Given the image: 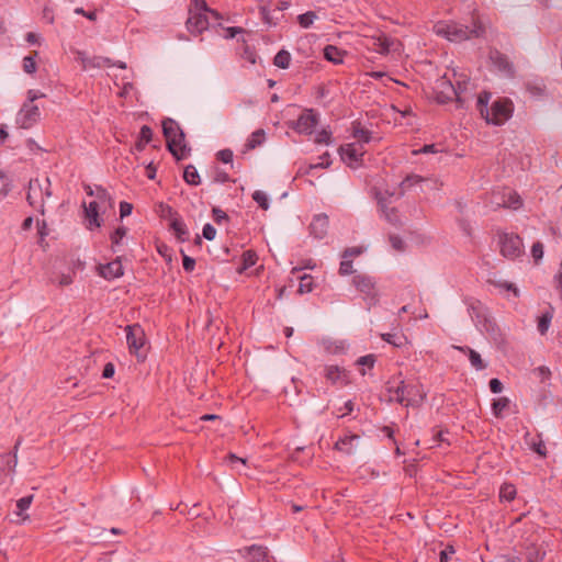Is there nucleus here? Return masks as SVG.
<instances>
[{
    "mask_svg": "<svg viewBox=\"0 0 562 562\" xmlns=\"http://www.w3.org/2000/svg\"><path fill=\"white\" fill-rule=\"evenodd\" d=\"M432 31L449 42L461 43L470 38L482 37L485 27L479 19L473 20L471 27L454 21H438L434 24Z\"/></svg>",
    "mask_w": 562,
    "mask_h": 562,
    "instance_id": "1",
    "label": "nucleus"
},
{
    "mask_svg": "<svg viewBox=\"0 0 562 562\" xmlns=\"http://www.w3.org/2000/svg\"><path fill=\"white\" fill-rule=\"evenodd\" d=\"M491 93L483 91L477 97V110L488 124L502 125L513 114V102L509 99L501 98L495 100L488 108Z\"/></svg>",
    "mask_w": 562,
    "mask_h": 562,
    "instance_id": "2",
    "label": "nucleus"
},
{
    "mask_svg": "<svg viewBox=\"0 0 562 562\" xmlns=\"http://www.w3.org/2000/svg\"><path fill=\"white\" fill-rule=\"evenodd\" d=\"M386 391L391 394V401H395L404 406H418L426 398V392L419 383L406 384L403 380L387 381Z\"/></svg>",
    "mask_w": 562,
    "mask_h": 562,
    "instance_id": "3",
    "label": "nucleus"
},
{
    "mask_svg": "<svg viewBox=\"0 0 562 562\" xmlns=\"http://www.w3.org/2000/svg\"><path fill=\"white\" fill-rule=\"evenodd\" d=\"M162 132L167 140V146L173 157L178 160L183 159L189 149L184 143V133L179 124L172 119L162 121Z\"/></svg>",
    "mask_w": 562,
    "mask_h": 562,
    "instance_id": "4",
    "label": "nucleus"
},
{
    "mask_svg": "<svg viewBox=\"0 0 562 562\" xmlns=\"http://www.w3.org/2000/svg\"><path fill=\"white\" fill-rule=\"evenodd\" d=\"M45 93L38 90H29L26 101L22 104L20 111L16 114V124L24 130L34 126L41 117L40 108L34 102L44 98Z\"/></svg>",
    "mask_w": 562,
    "mask_h": 562,
    "instance_id": "5",
    "label": "nucleus"
},
{
    "mask_svg": "<svg viewBox=\"0 0 562 562\" xmlns=\"http://www.w3.org/2000/svg\"><path fill=\"white\" fill-rule=\"evenodd\" d=\"M381 180H385L379 186H374L372 188V193L374 194V189H378L382 192L383 198L385 199V203L392 202V199H400L404 194V190L406 188V183L409 182V186L417 184L419 182L429 180L430 178H380Z\"/></svg>",
    "mask_w": 562,
    "mask_h": 562,
    "instance_id": "6",
    "label": "nucleus"
},
{
    "mask_svg": "<svg viewBox=\"0 0 562 562\" xmlns=\"http://www.w3.org/2000/svg\"><path fill=\"white\" fill-rule=\"evenodd\" d=\"M49 178H31L29 182L27 201L31 206L44 213V206L47 199H50Z\"/></svg>",
    "mask_w": 562,
    "mask_h": 562,
    "instance_id": "7",
    "label": "nucleus"
},
{
    "mask_svg": "<svg viewBox=\"0 0 562 562\" xmlns=\"http://www.w3.org/2000/svg\"><path fill=\"white\" fill-rule=\"evenodd\" d=\"M490 203L494 209L518 210L522 206V199L515 190L504 187L492 191Z\"/></svg>",
    "mask_w": 562,
    "mask_h": 562,
    "instance_id": "8",
    "label": "nucleus"
},
{
    "mask_svg": "<svg viewBox=\"0 0 562 562\" xmlns=\"http://www.w3.org/2000/svg\"><path fill=\"white\" fill-rule=\"evenodd\" d=\"M125 333L130 352L143 361L146 358V353L142 351L146 344V335L143 327L139 324L127 325Z\"/></svg>",
    "mask_w": 562,
    "mask_h": 562,
    "instance_id": "9",
    "label": "nucleus"
},
{
    "mask_svg": "<svg viewBox=\"0 0 562 562\" xmlns=\"http://www.w3.org/2000/svg\"><path fill=\"white\" fill-rule=\"evenodd\" d=\"M501 254L507 259H515L522 255L524 245L516 234L503 233L499 235Z\"/></svg>",
    "mask_w": 562,
    "mask_h": 562,
    "instance_id": "10",
    "label": "nucleus"
},
{
    "mask_svg": "<svg viewBox=\"0 0 562 562\" xmlns=\"http://www.w3.org/2000/svg\"><path fill=\"white\" fill-rule=\"evenodd\" d=\"M352 284L363 295V299L368 301L369 305H373L378 302V291L374 280L367 274H356L352 278Z\"/></svg>",
    "mask_w": 562,
    "mask_h": 562,
    "instance_id": "11",
    "label": "nucleus"
},
{
    "mask_svg": "<svg viewBox=\"0 0 562 562\" xmlns=\"http://www.w3.org/2000/svg\"><path fill=\"white\" fill-rule=\"evenodd\" d=\"M341 160L351 168L360 166L364 150L359 143H350L339 149Z\"/></svg>",
    "mask_w": 562,
    "mask_h": 562,
    "instance_id": "12",
    "label": "nucleus"
},
{
    "mask_svg": "<svg viewBox=\"0 0 562 562\" xmlns=\"http://www.w3.org/2000/svg\"><path fill=\"white\" fill-rule=\"evenodd\" d=\"M78 59L80 60L82 68L85 70L90 69V68H102V67H113V66H116L121 69H126V64L124 61L114 63L109 57H103V56L88 57V56H86L85 53L79 52Z\"/></svg>",
    "mask_w": 562,
    "mask_h": 562,
    "instance_id": "13",
    "label": "nucleus"
},
{
    "mask_svg": "<svg viewBox=\"0 0 562 562\" xmlns=\"http://www.w3.org/2000/svg\"><path fill=\"white\" fill-rule=\"evenodd\" d=\"M318 124L317 114L313 110L304 111L297 119L294 130L301 134L310 135Z\"/></svg>",
    "mask_w": 562,
    "mask_h": 562,
    "instance_id": "14",
    "label": "nucleus"
},
{
    "mask_svg": "<svg viewBox=\"0 0 562 562\" xmlns=\"http://www.w3.org/2000/svg\"><path fill=\"white\" fill-rule=\"evenodd\" d=\"M329 218L325 213L314 215L310 224V235L316 239H323L328 233Z\"/></svg>",
    "mask_w": 562,
    "mask_h": 562,
    "instance_id": "15",
    "label": "nucleus"
},
{
    "mask_svg": "<svg viewBox=\"0 0 562 562\" xmlns=\"http://www.w3.org/2000/svg\"><path fill=\"white\" fill-rule=\"evenodd\" d=\"M244 557L248 562H276L268 548L259 544L246 547Z\"/></svg>",
    "mask_w": 562,
    "mask_h": 562,
    "instance_id": "16",
    "label": "nucleus"
},
{
    "mask_svg": "<svg viewBox=\"0 0 562 562\" xmlns=\"http://www.w3.org/2000/svg\"><path fill=\"white\" fill-rule=\"evenodd\" d=\"M209 27V19L202 12H189L187 29L191 34L198 35Z\"/></svg>",
    "mask_w": 562,
    "mask_h": 562,
    "instance_id": "17",
    "label": "nucleus"
},
{
    "mask_svg": "<svg viewBox=\"0 0 562 562\" xmlns=\"http://www.w3.org/2000/svg\"><path fill=\"white\" fill-rule=\"evenodd\" d=\"M359 442L360 436L347 434L336 441L335 449L346 454H352L356 452Z\"/></svg>",
    "mask_w": 562,
    "mask_h": 562,
    "instance_id": "18",
    "label": "nucleus"
},
{
    "mask_svg": "<svg viewBox=\"0 0 562 562\" xmlns=\"http://www.w3.org/2000/svg\"><path fill=\"white\" fill-rule=\"evenodd\" d=\"M98 270L99 274L106 280L120 278L124 273L120 259H115L106 265H100Z\"/></svg>",
    "mask_w": 562,
    "mask_h": 562,
    "instance_id": "19",
    "label": "nucleus"
},
{
    "mask_svg": "<svg viewBox=\"0 0 562 562\" xmlns=\"http://www.w3.org/2000/svg\"><path fill=\"white\" fill-rule=\"evenodd\" d=\"M85 217L88 221L87 227L89 229L98 228L101 226L102 220L99 216V204L97 201H90L88 204L83 202Z\"/></svg>",
    "mask_w": 562,
    "mask_h": 562,
    "instance_id": "20",
    "label": "nucleus"
},
{
    "mask_svg": "<svg viewBox=\"0 0 562 562\" xmlns=\"http://www.w3.org/2000/svg\"><path fill=\"white\" fill-rule=\"evenodd\" d=\"M438 87L441 88L440 93L442 94V98L438 97V100L440 102H447L448 100H451L453 97H456V99L458 101H461V97H460L461 85H460V82H458V88H456L449 80H446L445 78H442L439 81Z\"/></svg>",
    "mask_w": 562,
    "mask_h": 562,
    "instance_id": "21",
    "label": "nucleus"
},
{
    "mask_svg": "<svg viewBox=\"0 0 562 562\" xmlns=\"http://www.w3.org/2000/svg\"><path fill=\"white\" fill-rule=\"evenodd\" d=\"M374 198L378 201V204L381 209V212L385 214V218L389 223H391L394 226H398L401 224L400 216L397 214V211L395 209H389L385 199L382 195V192L378 189H374Z\"/></svg>",
    "mask_w": 562,
    "mask_h": 562,
    "instance_id": "22",
    "label": "nucleus"
},
{
    "mask_svg": "<svg viewBox=\"0 0 562 562\" xmlns=\"http://www.w3.org/2000/svg\"><path fill=\"white\" fill-rule=\"evenodd\" d=\"M169 227L175 233V236L179 241L183 243V241L188 240V238H189L188 227L179 215L176 217H172V220L170 221Z\"/></svg>",
    "mask_w": 562,
    "mask_h": 562,
    "instance_id": "23",
    "label": "nucleus"
},
{
    "mask_svg": "<svg viewBox=\"0 0 562 562\" xmlns=\"http://www.w3.org/2000/svg\"><path fill=\"white\" fill-rule=\"evenodd\" d=\"M371 43L369 44L370 48L379 54H387L390 52L392 41L385 36L380 35L376 37H372Z\"/></svg>",
    "mask_w": 562,
    "mask_h": 562,
    "instance_id": "24",
    "label": "nucleus"
},
{
    "mask_svg": "<svg viewBox=\"0 0 562 562\" xmlns=\"http://www.w3.org/2000/svg\"><path fill=\"white\" fill-rule=\"evenodd\" d=\"M344 55L345 53L336 46L327 45L324 48V57L334 64H341L344 61Z\"/></svg>",
    "mask_w": 562,
    "mask_h": 562,
    "instance_id": "25",
    "label": "nucleus"
},
{
    "mask_svg": "<svg viewBox=\"0 0 562 562\" xmlns=\"http://www.w3.org/2000/svg\"><path fill=\"white\" fill-rule=\"evenodd\" d=\"M266 139V133L263 130H257L247 139L245 147L247 150L255 149L256 147L260 146Z\"/></svg>",
    "mask_w": 562,
    "mask_h": 562,
    "instance_id": "26",
    "label": "nucleus"
},
{
    "mask_svg": "<svg viewBox=\"0 0 562 562\" xmlns=\"http://www.w3.org/2000/svg\"><path fill=\"white\" fill-rule=\"evenodd\" d=\"M345 370L338 366H327L325 368L326 379L334 384L339 382L342 378H345Z\"/></svg>",
    "mask_w": 562,
    "mask_h": 562,
    "instance_id": "27",
    "label": "nucleus"
},
{
    "mask_svg": "<svg viewBox=\"0 0 562 562\" xmlns=\"http://www.w3.org/2000/svg\"><path fill=\"white\" fill-rule=\"evenodd\" d=\"M525 440L529 445V447L532 451H535L536 453H538L541 457H546V454H547L546 445H544L543 440L540 438V436H538V440L536 441L533 438H530V434L527 432L525 435Z\"/></svg>",
    "mask_w": 562,
    "mask_h": 562,
    "instance_id": "28",
    "label": "nucleus"
},
{
    "mask_svg": "<svg viewBox=\"0 0 562 562\" xmlns=\"http://www.w3.org/2000/svg\"><path fill=\"white\" fill-rule=\"evenodd\" d=\"M461 351H467L469 353V360L476 370H483L486 368V364L481 359V356L475 350L469 348V347H458Z\"/></svg>",
    "mask_w": 562,
    "mask_h": 562,
    "instance_id": "29",
    "label": "nucleus"
},
{
    "mask_svg": "<svg viewBox=\"0 0 562 562\" xmlns=\"http://www.w3.org/2000/svg\"><path fill=\"white\" fill-rule=\"evenodd\" d=\"M544 558V552H541L535 544L530 543L526 547L525 562H541Z\"/></svg>",
    "mask_w": 562,
    "mask_h": 562,
    "instance_id": "30",
    "label": "nucleus"
},
{
    "mask_svg": "<svg viewBox=\"0 0 562 562\" xmlns=\"http://www.w3.org/2000/svg\"><path fill=\"white\" fill-rule=\"evenodd\" d=\"M509 403V398L505 396L495 398L492 403V412L494 416L501 418L503 416V411L508 408Z\"/></svg>",
    "mask_w": 562,
    "mask_h": 562,
    "instance_id": "31",
    "label": "nucleus"
},
{
    "mask_svg": "<svg viewBox=\"0 0 562 562\" xmlns=\"http://www.w3.org/2000/svg\"><path fill=\"white\" fill-rule=\"evenodd\" d=\"M290 63H291V55L285 49H281L280 52H278L273 59V64L277 67L282 68V69L289 68Z\"/></svg>",
    "mask_w": 562,
    "mask_h": 562,
    "instance_id": "32",
    "label": "nucleus"
},
{
    "mask_svg": "<svg viewBox=\"0 0 562 562\" xmlns=\"http://www.w3.org/2000/svg\"><path fill=\"white\" fill-rule=\"evenodd\" d=\"M493 59L499 70L504 71L508 76L514 75L513 65L507 60V58L505 56L497 54V56Z\"/></svg>",
    "mask_w": 562,
    "mask_h": 562,
    "instance_id": "33",
    "label": "nucleus"
},
{
    "mask_svg": "<svg viewBox=\"0 0 562 562\" xmlns=\"http://www.w3.org/2000/svg\"><path fill=\"white\" fill-rule=\"evenodd\" d=\"M189 12H202L204 14L210 12L214 18H220V14L216 11L210 10L207 8L205 0H192V7Z\"/></svg>",
    "mask_w": 562,
    "mask_h": 562,
    "instance_id": "34",
    "label": "nucleus"
},
{
    "mask_svg": "<svg viewBox=\"0 0 562 562\" xmlns=\"http://www.w3.org/2000/svg\"><path fill=\"white\" fill-rule=\"evenodd\" d=\"M516 496V487L513 484H503L499 490L501 501L510 502Z\"/></svg>",
    "mask_w": 562,
    "mask_h": 562,
    "instance_id": "35",
    "label": "nucleus"
},
{
    "mask_svg": "<svg viewBox=\"0 0 562 562\" xmlns=\"http://www.w3.org/2000/svg\"><path fill=\"white\" fill-rule=\"evenodd\" d=\"M151 137H153V132H151V128L147 125H144L142 128H140V132H139V139L136 144V147L137 149H143V147L149 143L151 140Z\"/></svg>",
    "mask_w": 562,
    "mask_h": 562,
    "instance_id": "36",
    "label": "nucleus"
},
{
    "mask_svg": "<svg viewBox=\"0 0 562 562\" xmlns=\"http://www.w3.org/2000/svg\"><path fill=\"white\" fill-rule=\"evenodd\" d=\"M353 137L358 139L357 143H369L371 139L370 132L357 124L353 126Z\"/></svg>",
    "mask_w": 562,
    "mask_h": 562,
    "instance_id": "37",
    "label": "nucleus"
},
{
    "mask_svg": "<svg viewBox=\"0 0 562 562\" xmlns=\"http://www.w3.org/2000/svg\"><path fill=\"white\" fill-rule=\"evenodd\" d=\"M157 212L161 218L169 221L179 215L170 205L165 203H159Z\"/></svg>",
    "mask_w": 562,
    "mask_h": 562,
    "instance_id": "38",
    "label": "nucleus"
},
{
    "mask_svg": "<svg viewBox=\"0 0 562 562\" xmlns=\"http://www.w3.org/2000/svg\"><path fill=\"white\" fill-rule=\"evenodd\" d=\"M313 290V278L310 274L300 277L299 292L301 294L308 293Z\"/></svg>",
    "mask_w": 562,
    "mask_h": 562,
    "instance_id": "39",
    "label": "nucleus"
},
{
    "mask_svg": "<svg viewBox=\"0 0 562 562\" xmlns=\"http://www.w3.org/2000/svg\"><path fill=\"white\" fill-rule=\"evenodd\" d=\"M551 321H552V314L547 312L544 314H542L540 317H539V321H538V330L541 335H544L548 329H549V326L551 324Z\"/></svg>",
    "mask_w": 562,
    "mask_h": 562,
    "instance_id": "40",
    "label": "nucleus"
},
{
    "mask_svg": "<svg viewBox=\"0 0 562 562\" xmlns=\"http://www.w3.org/2000/svg\"><path fill=\"white\" fill-rule=\"evenodd\" d=\"M127 228L125 226H119L110 236L112 248L120 245L121 240L126 236Z\"/></svg>",
    "mask_w": 562,
    "mask_h": 562,
    "instance_id": "41",
    "label": "nucleus"
},
{
    "mask_svg": "<svg viewBox=\"0 0 562 562\" xmlns=\"http://www.w3.org/2000/svg\"><path fill=\"white\" fill-rule=\"evenodd\" d=\"M252 199L262 210L266 211L269 209V201L266 192L261 190H256L252 193Z\"/></svg>",
    "mask_w": 562,
    "mask_h": 562,
    "instance_id": "42",
    "label": "nucleus"
},
{
    "mask_svg": "<svg viewBox=\"0 0 562 562\" xmlns=\"http://www.w3.org/2000/svg\"><path fill=\"white\" fill-rule=\"evenodd\" d=\"M316 14L313 11L305 12L297 16L299 23L302 27L308 29L316 19Z\"/></svg>",
    "mask_w": 562,
    "mask_h": 562,
    "instance_id": "43",
    "label": "nucleus"
},
{
    "mask_svg": "<svg viewBox=\"0 0 562 562\" xmlns=\"http://www.w3.org/2000/svg\"><path fill=\"white\" fill-rule=\"evenodd\" d=\"M258 256L252 250H247L243 254V269H248L256 265Z\"/></svg>",
    "mask_w": 562,
    "mask_h": 562,
    "instance_id": "44",
    "label": "nucleus"
},
{
    "mask_svg": "<svg viewBox=\"0 0 562 562\" xmlns=\"http://www.w3.org/2000/svg\"><path fill=\"white\" fill-rule=\"evenodd\" d=\"M32 501H33V496L32 495H27V496H24L22 498H20L18 502H16V515L18 516H22L23 513L30 508L31 504H32Z\"/></svg>",
    "mask_w": 562,
    "mask_h": 562,
    "instance_id": "45",
    "label": "nucleus"
},
{
    "mask_svg": "<svg viewBox=\"0 0 562 562\" xmlns=\"http://www.w3.org/2000/svg\"><path fill=\"white\" fill-rule=\"evenodd\" d=\"M381 338L395 346V347H401L403 345V340H404V336L403 335H397V334H382L381 335Z\"/></svg>",
    "mask_w": 562,
    "mask_h": 562,
    "instance_id": "46",
    "label": "nucleus"
},
{
    "mask_svg": "<svg viewBox=\"0 0 562 562\" xmlns=\"http://www.w3.org/2000/svg\"><path fill=\"white\" fill-rule=\"evenodd\" d=\"M389 241L394 250H396V251L405 250L406 244L401 236L392 234L389 236Z\"/></svg>",
    "mask_w": 562,
    "mask_h": 562,
    "instance_id": "47",
    "label": "nucleus"
},
{
    "mask_svg": "<svg viewBox=\"0 0 562 562\" xmlns=\"http://www.w3.org/2000/svg\"><path fill=\"white\" fill-rule=\"evenodd\" d=\"M330 137L331 132L324 128L316 134L315 143L328 145L330 143Z\"/></svg>",
    "mask_w": 562,
    "mask_h": 562,
    "instance_id": "48",
    "label": "nucleus"
},
{
    "mask_svg": "<svg viewBox=\"0 0 562 562\" xmlns=\"http://www.w3.org/2000/svg\"><path fill=\"white\" fill-rule=\"evenodd\" d=\"M353 272L352 260L344 258L339 266V273L341 276L351 274Z\"/></svg>",
    "mask_w": 562,
    "mask_h": 562,
    "instance_id": "49",
    "label": "nucleus"
},
{
    "mask_svg": "<svg viewBox=\"0 0 562 562\" xmlns=\"http://www.w3.org/2000/svg\"><path fill=\"white\" fill-rule=\"evenodd\" d=\"M531 255L535 259V262H539L543 257V245L540 241H537L531 247Z\"/></svg>",
    "mask_w": 562,
    "mask_h": 562,
    "instance_id": "50",
    "label": "nucleus"
},
{
    "mask_svg": "<svg viewBox=\"0 0 562 562\" xmlns=\"http://www.w3.org/2000/svg\"><path fill=\"white\" fill-rule=\"evenodd\" d=\"M374 363H375L374 355L362 356L357 360L358 366L367 367L369 369L373 368Z\"/></svg>",
    "mask_w": 562,
    "mask_h": 562,
    "instance_id": "51",
    "label": "nucleus"
},
{
    "mask_svg": "<svg viewBox=\"0 0 562 562\" xmlns=\"http://www.w3.org/2000/svg\"><path fill=\"white\" fill-rule=\"evenodd\" d=\"M212 214L214 222H216L218 225L228 221V215L221 209L213 207Z\"/></svg>",
    "mask_w": 562,
    "mask_h": 562,
    "instance_id": "52",
    "label": "nucleus"
},
{
    "mask_svg": "<svg viewBox=\"0 0 562 562\" xmlns=\"http://www.w3.org/2000/svg\"><path fill=\"white\" fill-rule=\"evenodd\" d=\"M23 69L27 74H33L36 70V63L32 56L23 58Z\"/></svg>",
    "mask_w": 562,
    "mask_h": 562,
    "instance_id": "53",
    "label": "nucleus"
},
{
    "mask_svg": "<svg viewBox=\"0 0 562 562\" xmlns=\"http://www.w3.org/2000/svg\"><path fill=\"white\" fill-rule=\"evenodd\" d=\"M217 159L224 164L233 162V151L231 149H222L217 153Z\"/></svg>",
    "mask_w": 562,
    "mask_h": 562,
    "instance_id": "54",
    "label": "nucleus"
},
{
    "mask_svg": "<svg viewBox=\"0 0 562 562\" xmlns=\"http://www.w3.org/2000/svg\"><path fill=\"white\" fill-rule=\"evenodd\" d=\"M440 151H441V149L438 148L435 144H430V145L423 146L420 149H415L412 153L414 155H417V154H437Z\"/></svg>",
    "mask_w": 562,
    "mask_h": 562,
    "instance_id": "55",
    "label": "nucleus"
},
{
    "mask_svg": "<svg viewBox=\"0 0 562 562\" xmlns=\"http://www.w3.org/2000/svg\"><path fill=\"white\" fill-rule=\"evenodd\" d=\"M319 162L317 164H312L310 166V170H316V169H323V168H327L329 165H330V160H329V155L328 154H325L323 155L322 157H319Z\"/></svg>",
    "mask_w": 562,
    "mask_h": 562,
    "instance_id": "56",
    "label": "nucleus"
},
{
    "mask_svg": "<svg viewBox=\"0 0 562 562\" xmlns=\"http://www.w3.org/2000/svg\"><path fill=\"white\" fill-rule=\"evenodd\" d=\"M202 235L205 239L213 240L215 238L216 231L210 223H207L203 226Z\"/></svg>",
    "mask_w": 562,
    "mask_h": 562,
    "instance_id": "57",
    "label": "nucleus"
},
{
    "mask_svg": "<svg viewBox=\"0 0 562 562\" xmlns=\"http://www.w3.org/2000/svg\"><path fill=\"white\" fill-rule=\"evenodd\" d=\"M182 266L186 271L191 272L195 267V260L187 255H183Z\"/></svg>",
    "mask_w": 562,
    "mask_h": 562,
    "instance_id": "58",
    "label": "nucleus"
},
{
    "mask_svg": "<svg viewBox=\"0 0 562 562\" xmlns=\"http://www.w3.org/2000/svg\"><path fill=\"white\" fill-rule=\"evenodd\" d=\"M488 385H490V390L493 393H501L503 391V383L496 378L490 380Z\"/></svg>",
    "mask_w": 562,
    "mask_h": 562,
    "instance_id": "59",
    "label": "nucleus"
},
{
    "mask_svg": "<svg viewBox=\"0 0 562 562\" xmlns=\"http://www.w3.org/2000/svg\"><path fill=\"white\" fill-rule=\"evenodd\" d=\"M133 205L128 202L120 203V215L121 217L128 216L132 213Z\"/></svg>",
    "mask_w": 562,
    "mask_h": 562,
    "instance_id": "60",
    "label": "nucleus"
},
{
    "mask_svg": "<svg viewBox=\"0 0 562 562\" xmlns=\"http://www.w3.org/2000/svg\"><path fill=\"white\" fill-rule=\"evenodd\" d=\"M362 252V249L360 247H349L345 249L342 254V258H350V257H357Z\"/></svg>",
    "mask_w": 562,
    "mask_h": 562,
    "instance_id": "61",
    "label": "nucleus"
},
{
    "mask_svg": "<svg viewBox=\"0 0 562 562\" xmlns=\"http://www.w3.org/2000/svg\"><path fill=\"white\" fill-rule=\"evenodd\" d=\"M114 372H115L114 364L112 362H108L103 368L102 376L104 379H111L114 375Z\"/></svg>",
    "mask_w": 562,
    "mask_h": 562,
    "instance_id": "62",
    "label": "nucleus"
},
{
    "mask_svg": "<svg viewBox=\"0 0 562 562\" xmlns=\"http://www.w3.org/2000/svg\"><path fill=\"white\" fill-rule=\"evenodd\" d=\"M11 190V183L9 182V178H0V194L7 195Z\"/></svg>",
    "mask_w": 562,
    "mask_h": 562,
    "instance_id": "63",
    "label": "nucleus"
},
{
    "mask_svg": "<svg viewBox=\"0 0 562 562\" xmlns=\"http://www.w3.org/2000/svg\"><path fill=\"white\" fill-rule=\"evenodd\" d=\"M134 90V85L130 81L123 83L122 90L120 91V97H127L130 92Z\"/></svg>",
    "mask_w": 562,
    "mask_h": 562,
    "instance_id": "64",
    "label": "nucleus"
}]
</instances>
